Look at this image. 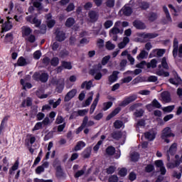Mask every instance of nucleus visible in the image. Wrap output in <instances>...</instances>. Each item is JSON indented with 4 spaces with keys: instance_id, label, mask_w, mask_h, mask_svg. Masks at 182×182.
I'll return each mask as SVG.
<instances>
[{
    "instance_id": "nucleus-1",
    "label": "nucleus",
    "mask_w": 182,
    "mask_h": 182,
    "mask_svg": "<svg viewBox=\"0 0 182 182\" xmlns=\"http://www.w3.org/2000/svg\"><path fill=\"white\" fill-rule=\"evenodd\" d=\"M130 4L132 5L136 11H147L150 8V3L141 0H130Z\"/></svg>"
},
{
    "instance_id": "nucleus-2",
    "label": "nucleus",
    "mask_w": 182,
    "mask_h": 182,
    "mask_svg": "<svg viewBox=\"0 0 182 182\" xmlns=\"http://www.w3.org/2000/svg\"><path fill=\"white\" fill-rule=\"evenodd\" d=\"M33 79L36 80V82H41V83H46L49 80V74L47 73H39L36 72L33 75Z\"/></svg>"
},
{
    "instance_id": "nucleus-3",
    "label": "nucleus",
    "mask_w": 182,
    "mask_h": 182,
    "mask_svg": "<svg viewBox=\"0 0 182 182\" xmlns=\"http://www.w3.org/2000/svg\"><path fill=\"white\" fill-rule=\"evenodd\" d=\"M176 134L173 133V131H171V128L169 127H166L164 128L161 133V139L162 140H164L165 143H170V139L168 138L170 137H175Z\"/></svg>"
},
{
    "instance_id": "nucleus-4",
    "label": "nucleus",
    "mask_w": 182,
    "mask_h": 182,
    "mask_svg": "<svg viewBox=\"0 0 182 182\" xmlns=\"http://www.w3.org/2000/svg\"><path fill=\"white\" fill-rule=\"evenodd\" d=\"M169 82L172 84L174 85L175 86H181L179 87L177 90V95H178V97L182 99V80L181 78L177 77V78H170Z\"/></svg>"
},
{
    "instance_id": "nucleus-5",
    "label": "nucleus",
    "mask_w": 182,
    "mask_h": 182,
    "mask_svg": "<svg viewBox=\"0 0 182 182\" xmlns=\"http://www.w3.org/2000/svg\"><path fill=\"white\" fill-rule=\"evenodd\" d=\"M26 21L30 23H32L33 25H35L36 28H39V26H41V23H42V21L38 19V14H32L26 16Z\"/></svg>"
},
{
    "instance_id": "nucleus-6",
    "label": "nucleus",
    "mask_w": 182,
    "mask_h": 182,
    "mask_svg": "<svg viewBox=\"0 0 182 182\" xmlns=\"http://www.w3.org/2000/svg\"><path fill=\"white\" fill-rule=\"evenodd\" d=\"M122 26V21H116L114 27L109 31V35H118V33H123V28H120Z\"/></svg>"
},
{
    "instance_id": "nucleus-7",
    "label": "nucleus",
    "mask_w": 182,
    "mask_h": 182,
    "mask_svg": "<svg viewBox=\"0 0 182 182\" xmlns=\"http://www.w3.org/2000/svg\"><path fill=\"white\" fill-rule=\"evenodd\" d=\"M133 9H134V7L133 6V4H130L129 1V4H125L124 6L122 7V11L125 16H130V15L133 14Z\"/></svg>"
},
{
    "instance_id": "nucleus-8",
    "label": "nucleus",
    "mask_w": 182,
    "mask_h": 182,
    "mask_svg": "<svg viewBox=\"0 0 182 182\" xmlns=\"http://www.w3.org/2000/svg\"><path fill=\"white\" fill-rule=\"evenodd\" d=\"M137 99V95H132L131 96L125 97V99L121 102L119 104V106H121L122 107H126L127 105H130V103L134 102Z\"/></svg>"
},
{
    "instance_id": "nucleus-9",
    "label": "nucleus",
    "mask_w": 182,
    "mask_h": 182,
    "mask_svg": "<svg viewBox=\"0 0 182 182\" xmlns=\"http://www.w3.org/2000/svg\"><path fill=\"white\" fill-rule=\"evenodd\" d=\"M164 53H166V49H155L150 53L149 58H156V56L161 58Z\"/></svg>"
},
{
    "instance_id": "nucleus-10",
    "label": "nucleus",
    "mask_w": 182,
    "mask_h": 182,
    "mask_svg": "<svg viewBox=\"0 0 182 182\" xmlns=\"http://www.w3.org/2000/svg\"><path fill=\"white\" fill-rule=\"evenodd\" d=\"M11 19L13 20L12 18L8 17L7 21H5L4 23L2 25V29L4 31V32H8V31H11L12 28L14 27V25L12 23V21H11Z\"/></svg>"
},
{
    "instance_id": "nucleus-11",
    "label": "nucleus",
    "mask_w": 182,
    "mask_h": 182,
    "mask_svg": "<svg viewBox=\"0 0 182 182\" xmlns=\"http://www.w3.org/2000/svg\"><path fill=\"white\" fill-rule=\"evenodd\" d=\"M159 34L157 33H141L139 34V37L141 38V39H154V38H157Z\"/></svg>"
},
{
    "instance_id": "nucleus-12",
    "label": "nucleus",
    "mask_w": 182,
    "mask_h": 182,
    "mask_svg": "<svg viewBox=\"0 0 182 182\" xmlns=\"http://www.w3.org/2000/svg\"><path fill=\"white\" fill-rule=\"evenodd\" d=\"M155 166L159 168L160 173L162 176H164L167 173L166 167H164V164L161 160H158L155 161Z\"/></svg>"
},
{
    "instance_id": "nucleus-13",
    "label": "nucleus",
    "mask_w": 182,
    "mask_h": 182,
    "mask_svg": "<svg viewBox=\"0 0 182 182\" xmlns=\"http://www.w3.org/2000/svg\"><path fill=\"white\" fill-rule=\"evenodd\" d=\"M55 38L56 41H58V42H63V41L66 39V33H65L62 31H59V29H57L55 31Z\"/></svg>"
},
{
    "instance_id": "nucleus-14",
    "label": "nucleus",
    "mask_w": 182,
    "mask_h": 182,
    "mask_svg": "<svg viewBox=\"0 0 182 182\" xmlns=\"http://www.w3.org/2000/svg\"><path fill=\"white\" fill-rule=\"evenodd\" d=\"M177 151V144L173 143L169 148V150L167 151V160L170 161V154L171 156H174Z\"/></svg>"
},
{
    "instance_id": "nucleus-15",
    "label": "nucleus",
    "mask_w": 182,
    "mask_h": 182,
    "mask_svg": "<svg viewBox=\"0 0 182 182\" xmlns=\"http://www.w3.org/2000/svg\"><path fill=\"white\" fill-rule=\"evenodd\" d=\"M163 9L166 15V19L164 20V23L166 25L167 23H169V22H173V20L171 19V16H170V12L168 11V9H167V6H164Z\"/></svg>"
},
{
    "instance_id": "nucleus-16",
    "label": "nucleus",
    "mask_w": 182,
    "mask_h": 182,
    "mask_svg": "<svg viewBox=\"0 0 182 182\" xmlns=\"http://www.w3.org/2000/svg\"><path fill=\"white\" fill-rule=\"evenodd\" d=\"M100 97V94L98 93L94 100L92 104L91 105L90 109V114H93L95 110L96 109V107L97 106V104L99 103V98Z\"/></svg>"
},
{
    "instance_id": "nucleus-17",
    "label": "nucleus",
    "mask_w": 182,
    "mask_h": 182,
    "mask_svg": "<svg viewBox=\"0 0 182 182\" xmlns=\"http://www.w3.org/2000/svg\"><path fill=\"white\" fill-rule=\"evenodd\" d=\"M33 32L32 28L28 26H23L21 28V33L23 38H26V36H29L31 33Z\"/></svg>"
},
{
    "instance_id": "nucleus-18",
    "label": "nucleus",
    "mask_w": 182,
    "mask_h": 182,
    "mask_svg": "<svg viewBox=\"0 0 182 182\" xmlns=\"http://www.w3.org/2000/svg\"><path fill=\"white\" fill-rule=\"evenodd\" d=\"M119 71H113L112 74L108 77V80L109 82V85L114 83V82H117V79H119Z\"/></svg>"
},
{
    "instance_id": "nucleus-19",
    "label": "nucleus",
    "mask_w": 182,
    "mask_h": 182,
    "mask_svg": "<svg viewBox=\"0 0 182 182\" xmlns=\"http://www.w3.org/2000/svg\"><path fill=\"white\" fill-rule=\"evenodd\" d=\"M90 73L92 76H95L94 79L95 80H100L103 77V75H102V73L97 72V69L90 70Z\"/></svg>"
},
{
    "instance_id": "nucleus-20",
    "label": "nucleus",
    "mask_w": 182,
    "mask_h": 182,
    "mask_svg": "<svg viewBox=\"0 0 182 182\" xmlns=\"http://www.w3.org/2000/svg\"><path fill=\"white\" fill-rule=\"evenodd\" d=\"M133 26H134V28H136V29H146V24L144 23H143V21H139V20H135L133 22Z\"/></svg>"
},
{
    "instance_id": "nucleus-21",
    "label": "nucleus",
    "mask_w": 182,
    "mask_h": 182,
    "mask_svg": "<svg viewBox=\"0 0 182 182\" xmlns=\"http://www.w3.org/2000/svg\"><path fill=\"white\" fill-rule=\"evenodd\" d=\"M88 16L91 22H96L99 19V13L95 11H90L88 13Z\"/></svg>"
},
{
    "instance_id": "nucleus-22",
    "label": "nucleus",
    "mask_w": 182,
    "mask_h": 182,
    "mask_svg": "<svg viewBox=\"0 0 182 182\" xmlns=\"http://www.w3.org/2000/svg\"><path fill=\"white\" fill-rule=\"evenodd\" d=\"M161 97L162 101H164L165 103H170V102H171V97L170 95V92H163L161 94Z\"/></svg>"
},
{
    "instance_id": "nucleus-23",
    "label": "nucleus",
    "mask_w": 182,
    "mask_h": 182,
    "mask_svg": "<svg viewBox=\"0 0 182 182\" xmlns=\"http://www.w3.org/2000/svg\"><path fill=\"white\" fill-rule=\"evenodd\" d=\"M93 80L85 81L81 85V89H86L87 90H90L93 86Z\"/></svg>"
},
{
    "instance_id": "nucleus-24",
    "label": "nucleus",
    "mask_w": 182,
    "mask_h": 182,
    "mask_svg": "<svg viewBox=\"0 0 182 182\" xmlns=\"http://www.w3.org/2000/svg\"><path fill=\"white\" fill-rule=\"evenodd\" d=\"M130 43V38L129 37H124L122 42L118 43L119 49H124L127 44Z\"/></svg>"
},
{
    "instance_id": "nucleus-25",
    "label": "nucleus",
    "mask_w": 182,
    "mask_h": 182,
    "mask_svg": "<svg viewBox=\"0 0 182 182\" xmlns=\"http://www.w3.org/2000/svg\"><path fill=\"white\" fill-rule=\"evenodd\" d=\"M45 93V90L43 88H39L36 92V95L37 97H38L39 99H46L49 95L48 94H44Z\"/></svg>"
},
{
    "instance_id": "nucleus-26",
    "label": "nucleus",
    "mask_w": 182,
    "mask_h": 182,
    "mask_svg": "<svg viewBox=\"0 0 182 182\" xmlns=\"http://www.w3.org/2000/svg\"><path fill=\"white\" fill-rule=\"evenodd\" d=\"M95 93L93 92H90L88 94V99H87L82 104L83 107H87V106H90V103H92V100H93V95Z\"/></svg>"
},
{
    "instance_id": "nucleus-27",
    "label": "nucleus",
    "mask_w": 182,
    "mask_h": 182,
    "mask_svg": "<svg viewBox=\"0 0 182 182\" xmlns=\"http://www.w3.org/2000/svg\"><path fill=\"white\" fill-rule=\"evenodd\" d=\"M173 58H176L177 56V53H178V41L177 38H175L173 41Z\"/></svg>"
},
{
    "instance_id": "nucleus-28",
    "label": "nucleus",
    "mask_w": 182,
    "mask_h": 182,
    "mask_svg": "<svg viewBox=\"0 0 182 182\" xmlns=\"http://www.w3.org/2000/svg\"><path fill=\"white\" fill-rule=\"evenodd\" d=\"M120 110H122V108L119 107L115 108L112 113H110L107 117V120H110V119H112V117H114L117 114H119L120 113Z\"/></svg>"
},
{
    "instance_id": "nucleus-29",
    "label": "nucleus",
    "mask_w": 182,
    "mask_h": 182,
    "mask_svg": "<svg viewBox=\"0 0 182 182\" xmlns=\"http://www.w3.org/2000/svg\"><path fill=\"white\" fill-rule=\"evenodd\" d=\"M146 18L149 22H154V21L159 18V16L157 15V13L150 12L146 15Z\"/></svg>"
},
{
    "instance_id": "nucleus-30",
    "label": "nucleus",
    "mask_w": 182,
    "mask_h": 182,
    "mask_svg": "<svg viewBox=\"0 0 182 182\" xmlns=\"http://www.w3.org/2000/svg\"><path fill=\"white\" fill-rule=\"evenodd\" d=\"M61 102H62L61 98H58V100L55 102L54 100H50L48 101L50 106H53V109H56V107H58L59 106V105H60Z\"/></svg>"
},
{
    "instance_id": "nucleus-31",
    "label": "nucleus",
    "mask_w": 182,
    "mask_h": 182,
    "mask_svg": "<svg viewBox=\"0 0 182 182\" xmlns=\"http://www.w3.org/2000/svg\"><path fill=\"white\" fill-rule=\"evenodd\" d=\"M83 147H86V143L83 141H79L75 146L74 150L75 151H79L80 150H82Z\"/></svg>"
},
{
    "instance_id": "nucleus-32",
    "label": "nucleus",
    "mask_w": 182,
    "mask_h": 182,
    "mask_svg": "<svg viewBox=\"0 0 182 182\" xmlns=\"http://www.w3.org/2000/svg\"><path fill=\"white\" fill-rule=\"evenodd\" d=\"M146 68L148 69H155V68H157V60L154 58L149 63H146Z\"/></svg>"
},
{
    "instance_id": "nucleus-33",
    "label": "nucleus",
    "mask_w": 182,
    "mask_h": 182,
    "mask_svg": "<svg viewBox=\"0 0 182 182\" xmlns=\"http://www.w3.org/2000/svg\"><path fill=\"white\" fill-rule=\"evenodd\" d=\"M111 136L112 139H114V140H119V139H122V137H123V134L122 132L115 131L111 134Z\"/></svg>"
},
{
    "instance_id": "nucleus-34",
    "label": "nucleus",
    "mask_w": 182,
    "mask_h": 182,
    "mask_svg": "<svg viewBox=\"0 0 182 182\" xmlns=\"http://www.w3.org/2000/svg\"><path fill=\"white\" fill-rule=\"evenodd\" d=\"M18 168H19V161L18 160L16 161L14 164L9 169V174L10 175L14 174V171H16V170H18Z\"/></svg>"
},
{
    "instance_id": "nucleus-35",
    "label": "nucleus",
    "mask_w": 182,
    "mask_h": 182,
    "mask_svg": "<svg viewBox=\"0 0 182 182\" xmlns=\"http://www.w3.org/2000/svg\"><path fill=\"white\" fill-rule=\"evenodd\" d=\"M87 122V118L83 119L82 120V123L81 124V126L79 127L77 129H76V134H79L80 133V132H82L83 129H85V127H86V123Z\"/></svg>"
},
{
    "instance_id": "nucleus-36",
    "label": "nucleus",
    "mask_w": 182,
    "mask_h": 182,
    "mask_svg": "<svg viewBox=\"0 0 182 182\" xmlns=\"http://www.w3.org/2000/svg\"><path fill=\"white\" fill-rule=\"evenodd\" d=\"M43 0H31V2L33 5V6H35V8L38 9L39 10L42 9L43 6H42V1Z\"/></svg>"
},
{
    "instance_id": "nucleus-37",
    "label": "nucleus",
    "mask_w": 182,
    "mask_h": 182,
    "mask_svg": "<svg viewBox=\"0 0 182 182\" xmlns=\"http://www.w3.org/2000/svg\"><path fill=\"white\" fill-rule=\"evenodd\" d=\"M75 21L73 18V17H70L65 21V26L67 28H72V26H73V25H75Z\"/></svg>"
},
{
    "instance_id": "nucleus-38",
    "label": "nucleus",
    "mask_w": 182,
    "mask_h": 182,
    "mask_svg": "<svg viewBox=\"0 0 182 182\" xmlns=\"http://www.w3.org/2000/svg\"><path fill=\"white\" fill-rule=\"evenodd\" d=\"M17 65L18 66H26V65H28V61L25 58L21 56L18 59Z\"/></svg>"
},
{
    "instance_id": "nucleus-39",
    "label": "nucleus",
    "mask_w": 182,
    "mask_h": 182,
    "mask_svg": "<svg viewBox=\"0 0 182 182\" xmlns=\"http://www.w3.org/2000/svg\"><path fill=\"white\" fill-rule=\"evenodd\" d=\"M147 56H149V52H146V50H143L141 51L139 55H137L136 58L139 60L140 59H146L147 58Z\"/></svg>"
},
{
    "instance_id": "nucleus-40",
    "label": "nucleus",
    "mask_w": 182,
    "mask_h": 182,
    "mask_svg": "<svg viewBox=\"0 0 182 182\" xmlns=\"http://www.w3.org/2000/svg\"><path fill=\"white\" fill-rule=\"evenodd\" d=\"M84 159H89L90 157V154H92V148L89 147L84 150L82 152Z\"/></svg>"
},
{
    "instance_id": "nucleus-41",
    "label": "nucleus",
    "mask_w": 182,
    "mask_h": 182,
    "mask_svg": "<svg viewBox=\"0 0 182 182\" xmlns=\"http://www.w3.org/2000/svg\"><path fill=\"white\" fill-rule=\"evenodd\" d=\"M156 75L158 76H164V77H168V76H170V73L168 72L164 71L163 69L156 71Z\"/></svg>"
},
{
    "instance_id": "nucleus-42",
    "label": "nucleus",
    "mask_w": 182,
    "mask_h": 182,
    "mask_svg": "<svg viewBox=\"0 0 182 182\" xmlns=\"http://www.w3.org/2000/svg\"><path fill=\"white\" fill-rule=\"evenodd\" d=\"M161 66L164 69H168V64H167V58L166 57L162 58L161 65H159V68L161 69Z\"/></svg>"
},
{
    "instance_id": "nucleus-43",
    "label": "nucleus",
    "mask_w": 182,
    "mask_h": 182,
    "mask_svg": "<svg viewBox=\"0 0 182 182\" xmlns=\"http://www.w3.org/2000/svg\"><path fill=\"white\" fill-rule=\"evenodd\" d=\"M23 107H25L26 106H32V98L27 97L24 101L22 102Z\"/></svg>"
},
{
    "instance_id": "nucleus-44",
    "label": "nucleus",
    "mask_w": 182,
    "mask_h": 182,
    "mask_svg": "<svg viewBox=\"0 0 182 182\" xmlns=\"http://www.w3.org/2000/svg\"><path fill=\"white\" fill-rule=\"evenodd\" d=\"M106 153L109 156H113V154H114V153H116V149L113 146H108L106 149Z\"/></svg>"
},
{
    "instance_id": "nucleus-45",
    "label": "nucleus",
    "mask_w": 182,
    "mask_h": 182,
    "mask_svg": "<svg viewBox=\"0 0 182 182\" xmlns=\"http://www.w3.org/2000/svg\"><path fill=\"white\" fill-rule=\"evenodd\" d=\"M8 122V117H5L0 124V133H2V130L5 129V126L6 125V122Z\"/></svg>"
},
{
    "instance_id": "nucleus-46",
    "label": "nucleus",
    "mask_w": 182,
    "mask_h": 182,
    "mask_svg": "<svg viewBox=\"0 0 182 182\" xmlns=\"http://www.w3.org/2000/svg\"><path fill=\"white\" fill-rule=\"evenodd\" d=\"M139 159H140V154L137 152H133L131 154V160L132 161H139Z\"/></svg>"
},
{
    "instance_id": "nucleus-47",
    "label": "nucleus",
    "mask_w": 182,
    "mask_h": 182,
    "mask_svg": "<svg viewBox=\"0 0 182 182\" xmlns=\"http://www.w3.org/2000/svg\"><path fill=\"white\" fill-rule=\"evenodd\" d=\"M112 106H113V102H104L103 103V110L104 112H106V110H109V109H110V107H112Z\"/></svg>"
},
{
    "instance_id": "nucleus-48",
    "label": "nucleus",
    "mask_w": 182,
    "mask_h": 182,
    "mask_svg": "<svg viewBox=\"0 0 182 182\" xmlns=\"http://www.w3.org/2000/svg\"><path fill=\"white\" fill-rule=\"evenodd\" d=\"M51 66L56 67L59 65V58L53 57L51 60L50 61Z\"/></svg>"
},
{
    "instance_id": "nucleus-49",
    "label": "nucleus",
    "mask_w": 182,
    "mask_h": 182,
    "mask_svg": "<svg viewBox=\"0 0 182 182\" xmlns=\"http://www.w3.org/2000/svg\"><path fill=\"white\" fill-rule=\"evenodd\" d=\"M145 137H146V139H147V140H149L150 141H153V140H154V139H156V135H154V134H151L150 132H146Z\"/></svg>"
},
{
    "instance_id": "nucleus-50",
    "label": "nucleus",
    "mask_w": 182,
    "mask_h": 182,
    "mask_svg": "<svg viewBox=\"0 0 182 182\" xmlns=\"http://www.w3.org/2000/svg\"><path fill=\"white\" fill-rule=\"evenodd\" d=\"M174 107H176L174 105L165 107L163 108V112H165V113H171V112L174 110Z\"/></svg>"
},
{
    "instance_id": "nucleus-51",
    "label": "nucleus",
    "mask_w": 182,
    "mask_h": 182,
    "mask_svg": "<svg viewBox=\"0 0 182 182\" xmlns=\"http://www.w3.org/2000/svg\"><path fill=\"white\" fill-rule=\"evenodd\" d=\"M105 47L107 50H113V49L116 48V45L112 43L111 41H107L105 44Z\"/></svg>"
},
{
    "instance_id": "nucleus-52",
    "label": "nucleus",
    "mask_w": 182,
    "mask_h": 182,
    "mask_svg": "<svg viewBox=\"0 0 182 182\" xmlns=\"http://www.w3.org/2000/svg\"><path fill=\"white\" fill-rule=\"evenodd\" d=\"M113 26V21L107 20L104 23V27L105 29H109Z\"/></svg>"
},
{
    "instance_id": "nucleus-53",
    "label": "nucleus",
    "mask_w": 182,
    "mask_h": 182,
    "mask_svg": "<svg viewBox=\"0 0 182 182\" xmlns=\"http://www.w3.org/2000/svg\"><path fill=\"white\" fill-rule=\"evenodd\" d=\"M26 41L30 43H35L36 41V37L33 34H30L26 38Z\"/></svg>"
},
{
    "instance_id": "nucleus-54",
    "label": "nucleus",
    "mask_w": 182,
    "mask_h": 182,
    "mask_svg": "<svg viewBox=\"0 0 182 182\" xmlns=\"http://www.w3.org/2000/svg\"><path fill=\"white\" fill-rule=\"evenodd\" d=\"M114 127L115 129H122L123 127V122L121 120H116L114 122Z\"/></svg>"
},
{
    "instance_id": "nucleus-55",
    "label": "nucleus",
    "mask_w": 182,
    "mask_h": 182,
    "mask_svg": "<svg viewBox=\"0 0 182 182\" xmlns=\"http://www.w3.org/2000/svg\"><path fill=\"white\" fill-rule=\"evenodd\" d=\"M62 66L64 68V69H68V70H70L72 69V63L66 61L62 62Z\"/></svg>"
},
{
    "instance_id": "nucleus-56",
    "label": "nucleus",
    "mask_w": 182,
    "mask_h": 182,
    "mask_svg": "<svg viewBox=\"0 0 182 182\" xmlns=\"http://www.w3.org/2000/svg\"><path fill=\"white\" fill-rule=\"evenodd\" d=\"M144 114V110L143 109H136V112L134 113L136 117H141Z\"/></svg>"
},
{
    "instance_id": "nucleus-57",
    "label": "nucleus",
    "mask_w": 182,
    "mask_h": 182,
    "mask_svg": "<svg viewBox=\"0 0 182 182\" xmlns=\"http://www.w3.org/2000/svg\"><path fill=\"white\" fill-rule=\"evenodd\" d=\"M151 103L152 104L153 107H155L156 109H160L161 107V104H160L156 99H154Z\"/></svg>"
},
{
    "instance_id": "nucleus-58",
    "label": "nucleus",
    "mask_w": 182,
    "mask_h": 182,
    "mask_svg": "<svg viewBox=\"0 0 182 182\" xmlns=\"http://www.w3.org/2000/svg\"><path fill=\"white\" fill-rule=\"evenodd\" d=\"M119 176L121 177H126L127 176V169L126 168H122L119 171Z\"/></svg>"
},
{
    "instance_id": "nucleus-59",
    "label": "nucleus",
    "mask_w": 182,
    "mask_h": 182,
    "mask_svg": "<svg viewBox=\"0 0 182 182\" xmlns=\"http://www.w3.org/2000/svg\"><path fill=\"white\" fill-rule=\"evenodd\" d=\"M97 46L100 48V49H102V48L105 46V40L98 38L97 41Z\"/></svg>"
},
{
    "instance_id": "nucleus-60",
    "label": "nucleus",
    "mask_w": 182,
    "mask_h": 182,
    "mask_svg": "<svg viewBox=\"0 0 182 182\" xmlns=\"http://www.w3.org/2000/svg\"><path fill=\"white\" fill-rule=\"evenodd\" d=\"M154 170V166L153 164H148L145 167V171L146 173H151Z\"/></svg>"
},
{
    "instance_id": "nucleus-61",
    "label": "nucleus",
    "mask_w": 182,
    "mask_h": 182,
    "mask_svg": "<svg viewBox=\"0 0 182 182\" xmlns=\"http://www.w3.org/2000/svg\"><path fill=\"white\" fill-rule=\"evenodd\" d=\"M56 21L53 19L47 21V26L48 28H52L55 26Z\"/></svg>"
},
{
    "instance_id": "nucleus-62",
    "label": "nucleus",
    "mask_w": 182,
    "mask_h": 182,
    "mask_svg": "<svg viewBox=\"0 0 182 182\" xmlns=\"http://www.w3.org/2000/svg\"><path fill=\"white\" fill-rule=\"evenodd\" d=\"M115 1L114 0H107L106 1V6L108 8H113L114 6Z\"/></svg>"
},
{
    "instance_id": "nucleus-63",
    "label": "nucleus",
    "mask_w": 182,
    "mask_h": 182,
    "mask_svg": "<svg viewBox=\"0 0 182 182\" xmlns=\"http://www.w3.org/2000/svg\"><path fill=\"white\" fill-rule=\"evenodd\" d=\"M114 171H116V167L111 166L109 168H107V173L108 174H113V173H114Z\"/></svg>"
},
{
    "instance_id": "nucleus-64",
    "label": "nucleus",
    "mask_w": 182,
    "mask_h": 182,
    "mask_svg": "<svg viewBox=\"0 0 182 182\" xmlns=\"http://www.w3.org/2000/svg\"><path fill=\"white\" fill-rule=\"evenodd\" d=\"M119 181V177L116 175H112L109 178V182H117Z\"/></svg>"
}]
</instances>
